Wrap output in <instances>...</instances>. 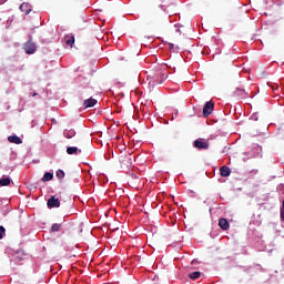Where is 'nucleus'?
<instances>
[{
	"mask_svg": "<svg viewBox=\"0 0 284 284\" xmlns=\"http://www.w3.org/2000/svg\"><path fill=\"white\" fill-rule=\"evenodd\" d=\"M149 79V85H159L168 79V74L163 71H156L155 73H152L148 75Z\"/></svg>",
	"mask_w": 284,
	"mask_h": 284,
	"instance_id": "f257e3e1",
	"label": "nucleus"
},
{
	"mask_svg": "<svg viewBox=\"0 0 284 284\" xmlns=\"http://www.w3.org/2000/svg\"><path fill=\"white\" fill-rule=\"evenodd\" d=\"M23 50L26 54H34L37 52V44L30 39L23 44Z\"/></svg>",
	"mask_w": 284,
	"mask_h": 284,
	"instance_id": "f03ea898",
	"label": "nucleus"
},
{
	"mask_svg": "<svg viewBox=\"0 0 284 284\" xmlns=\"http://www.w3.org/2000/svg\"><path fill=\"white\" fill-rule=\"evenodd\" d=\"M193 148H196V150H210V142L197 139L193 142Z\"/></svg>",
	"mask_w": 284,
	"mask_h": 284,
	"instance_id": "7ed1b4c3",
	"label": "nucleus"
},
{
	"mask_svg": "<svg viewBox=\"0 0 284 284\" xmlns=\"http://www.w3.org/2000/svg\"><path fill=\"white\" fill-rule=\"evenodd\" d=\"M232 97L234 99H247L248 94L247 92L245 91V89L243 88H236L233 93H232Z\"/></svg>",
	"mask_w": 284,
	"mask_h": 284,
	"instance_id": "20e7f679",
	"label": "nucleus"
},
{
	"mask_svg": "<svg viewBox=\"0 0 284 284\" xmlns=\"http://www.w3.org/2000/svg\"><path fill=\"white\" fill-rule=\"evenodd\" d=\"M212 112H214V102L209 101L205 103V105L203 108V116L207 118V116H210V114H212Z\"/></svg>",
	"mask_w": 284,
	"mask_h": 284,
	"instance_id": "39448f33",
	"label": "nucleus"
},
{
	"mask_svg": "<svg viewBox=\"0 0 284 284\" xmlns=\"http://www.w3.org/2000/svg\"><path fill=\"white\" fill-rule=\"evenodd\" d=\"M97 103H98L97 99H94V98H89V99H87V100L83 101L82 108H83L84 110H88V108H94Z\"/></svg>",
	"mask_w": 284,
	"mask_h": 284,
	"instance_id": "423d86ee",
	"label": "nucleus"
},
{
	"mask_svg": "<svg viewBox=\"0 0 284 284\" xmlns=\"http://www.w3.org/2000/svg\"><path fill=\"white\" fill-rule=\"evenodd\" d=\"M48 207H60L61 206V201L57 199V196H51L48 202H47Z\"/></svg>",
	"mask_w": 284,
	"mask_h": 284,
	"instance_id": "0eeeda50",
	"label": "nucleus"
},
{
	"mask_svg": "<svg viewBox=\"0 0 284 284\" xmlns=\"http://www.w3.org/2000/svg\"><path fill=\"white\" fill-rule=\"evenodd\" d=\"M20 10H21V12H24V14H30L32 12V6H30V3H28V2H23L20 6Z\"/></svg>",
	"mask_w": 284,
	"mask_h": 284,
	"instance_id": "6e6552de",
	"label": "nucleus"
},
{
	"mask_svg": "<svg viewBox=\"0 0 284 284\" xmlns=\"http://www.w3.org/2000/svg\"><path fill=\"white\" fill-rule=\"evenodd\" d=\"M219 225L221 230H224V231L230 230V222L227 221V219L221 217L219 220Z\"/></svg>",
	"mask_w": 284,
	"mask_h": 284,
	"instance_id": "1a4fd4ad",
	"label": "nucleus"
},
{
	"mask_svg": "<svg viewBox=\"0 0 284 284\" xmlns=\"http://www.w3.org/2000/svg\"><path fill=\"white\" fill-rule=\"evenodd\" d=\"M8 142L14 143L16 145H21V143H23V140H21V138H19L18 135H10L8 138Z\"/></svg>",
	"mask_w": 284,
	"mask_h": 284,
	"instance_id": "9d476101",
	"label": "nucleus"
},
{
	"mask_svg": "<svg viewBox=\"0 0 284 284\" xmlns=\"http://www.w3.org/2000/svg\"><path fill=\"white\" fill-rule=\"evenodd\" d=\"M64 41H65L67 45H70V48H72V45H74V34H72V33L67 34L64 37Z\"/></svg>",
	"mask_w": 284,
	"mask_h": 284,
	"instance_id": "9b49d317",
	"label": "nucleus"
},
{
	"mask_svg": "<svg viewBox=\"0 0 284 284\" xmlns=\"http://www.w3.org/2000/svg\"><path fill=\"white\" fill-rule=\"evenodd\" d=\"M67 154H81V149L77 148V146H69L67 148Z\"/></svg>",
	"mask_w": 284,
	"mask_h": 284,
	"instance_id": "f8f14e48",
	"label": "nucleus"
},
{
	"mask_svg": "<svg viewBox=\"0 0 284 284\" xmlns=\"http://www.w3.org/2000/svg\"><path fill=\"white\" fill-rule=\"evenodd\" d=\"M220 174L221 176H230V174H232V171L229 169V166H222L220 169Z\"/></svg>",
	"mask_w": 284,
	"mask_h": 284,
	"instance_id": "ddd939ff",
	"label": "nucleus"
},
{
	"mask_svg": "<svg viewBox=\"0 0 284 284\" xmlns=\"http://www.w3.org/2000/svg\"><path fill=\"white\" fill-rule=\"evenodd\" d=\"M54 179V174L47 172L44 173L43 178L41 179L42 183H48V181H52Z\"/></svg>",
	"mask_w": 284,
	"mask_h": 284,
	"instance_id": "4468645a",
	"label": "nucleus"
},
{
	"mask_svg": "<svg viewBox=\"0 0 284 284\" xmlns=\"http://www.w3.org/2000/svg\"><path fill=\"white\" fill-rule=\"evenodd\" d=\"M64 136L67 139H73V136H77V131H74V129L65 130Z\"/></svg>",
	"mask_w": 284,
	"mask_h": 284,
	"instance_id": "2eb2a0df",
	"label": "nucleus"
},
{
	"mask_svg": "<svg viewBox=\"0 0 284 284\" xmlns=\"http://www.w3.org/2000/svg\"><path fill=\"white\" fill-rule=\"evenodd\" d=\"M10 183H11L10 178H2V179H0L1 187H6V186L10 185Z\"/></svg>",
	"mask_w": 284,
	"mask_h": 284,
	"instance_id": "dca6fc26",
	"label": "nucleus"
},
{
	"mask_svg": "<svg viewBox=\"0 0 284 284\" xmlns=\"http://www.w3.org/2000/svg\"><path fill=\"white\" fill-rule=\"evenodd\" d=\"M189 276H190V278H192L193 281H196V278H201V272H199V271L193 272V273H191Z\"/></svg>",
	"mask_w": 284,
	"mask_h": 284,
	"instance_id": "f3484780",
	"label": "nucleus"
},
{
	"mask_svg": "<svg viewBox=\"0 0 284 284\" xmlns=\"http://www.w3.org/2000/svg\"><path fill=\"white\" fill-rule=\"evenodd\" d=\"M55 176L58 178V179H65V172H63V170H58L57 172H55Z\"/></svg>",
	"mask_w": 284,
	"mask_h": 284,
	"instance_id": "a211bd4d",
	"label": "nucleus"
},
{
	"mask_svg": "<svg viewBox=\"0 0 284 284\" xmlns=\"http://www.w3.org/2000/svg\"><path fill=\"white\" fill-rule=\"evenodd\" d=\"M59 230H61V224L59 223L52 224L51 232H59Z\"/></svg>",
	"mask_w": 284,
	"mask_h": 284,
	"instance_id": "6ab92c4d",
	"label": "nucleus"
},
{
	"mask_svg": "<svg viewBox=\"0 0 284 284\" xmlns=\"http://www.w3.org/2000/svg\"><path fill=\"white\" fill-rule=\"evenodd\" d=\"M161 12H163V7H159L154 12V17H160L161 16Z\"/></svg>",
	"mask_w": 284,
	"mask_h": 284,
	"instance_id": "aec40b11",
	"label": "nucleus"
},
{
	"mask_svg": "<svg viewBox=\"0 0 284 284\" xmlns=\"http://www.w3.org/2000/svg\"><path fill=\"white\" fill-rule=\"evenodd\" d=\"M281 220L283 221V223H284V200H283V202H282V207H281Z\"/></svg>",
	"mask_w": 284,
	"mask_h": 284,
	"instance_id": "412c9836",
	"label": "nucleus"
},
{
	"mask_svg": "<svg viewBox=\"0 0 284 284\" xmlns=\"http://www.w3.org/2000/svg\"><path fill=\"white\" fill-rule=\"evenodd\" d=\"M4 234H6V227L0 226V240L3 239Z\"/></svg>",
	"mask_w": 284,
	"mask_h": 284,
	"instance_id": "4be33fe9",
	"label": "nucleus"
},
{
	"mask_svg": "<svg viewBox=\"0 0 284 284\" xmlns=\"http://www.w3.org/2000/svg\"><path fill=\"white\" fill-rule=\"evenodd\" d=\"M252 119H254V121H258V118H256V115H252Z\"/></svg>",
	"mask_w": 284,
	"mask_h": 284,
	"instance_id": "5701e85b",
	"label": "nucleus"
},
{
	"mask_svg": "<svg viewBox=\"0 0 284 284\" xmlns=\"http://www.w3.org/2000/svg\"><path fill=\"white\" fill-rule=\"evenodd\" d=\"M170 49L172 50L174 48V44L173 43H170Z\"/></svg>",
	"mask_w": 284,
	"mask_h": 284,
	"instance_id": "b1692460",
	"label": "nucleus"
},
{
	"mask_svg": "<svg viewBox=\"0 0 284 284\" xmlns=\"http://www.w3.org/2000/svg\"><path fill=\"white\" fill-rule=\"evenodd\" d=\"M32 97H37V92H33V93H32Z\"/></svg>",
	"mask_w": 284,
	"mask_h": 284,
	"instance_id": "393cba45",
	"label": "nucleus"
}]
</instances>
